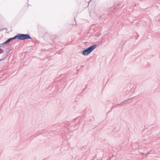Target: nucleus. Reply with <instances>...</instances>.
I'll return each instance as SVG.
<instances>
[{
    "instance_id": "1",
    "label": "nucleus",
    "mask_w": 160,
    "mask_h": 160,
    "mask_svg": "<svg viewBox=\"0 0 160 160\" xmlns=\"http://www.w3.org/2000/svg\"><path fill=\"white\" fill-rule=\"evenodd\" d=\"M19 34V40H24L29 39H32V38L31 37L29 34Z\"/></svg>"
},
{
    "instance_id": "2",
    "label": "nucleus",
    "mask_w": 160,
    "mask_h": 160,
    "mask_svg": "<svg viewBox=\"0 0 160 160\" xmlns=\"http://www.w3.org/2000/svg\"><path fill=\"white\" fill-rule=\"evenodd\" d=\"M8 56V54L6 52H4V51L0 52V62L4 60Z\"/></svg>"
},
{
    "instance_id": "3",
    "label": "nucleus",
    "mask_w": 160,
    "mask_h": 160,
    "mask_svg": "<svg viewBox=\"0 0 160 160\" xmlns=\"http://www.w3.org/2000/svg\"><path fill=\"white\" fill-rule=\"evenodd\" d=\"M2 47L3 48L4 50H7V49H9V50H12V49L9 48L10 45L9 43L7 42L6 40L3 43L1 44Z\"/></svg>"
},
{
    "instance_id": "4",
    "label": "nucleus",
    "mask_w": 160,
    "mask_h": 160,
    "mask_svg": "<svg viewBox=\"0 0 160 160\" xmlns=\"http://www.w3.org/2000/svg\"><path fill=\"white\" fill-rule=\"evenodd\" d=\"M97 47L96 44L92 45L87 48H84L83 50H94Z\"/></svg>"
},
{
    "instance_id": "5",
    "label": "nucleus",
    "mask_w": 160,
    "mask_h": 160,
    "mask_svg": "<svg viewBox=\"0 0 160 160\" xmlns=\"http://www.w3.org/2000/svg\"><path fill=\"white\" fill-rule=\"evenodd\" d=\"M92 51H83L82 54L84 56H86L89 54Z\"/></svg>"
},
{
    "instance_id": "6",
    "label": "nucleus",
    "mask_w": 160,
    "mask_h": 160,
    "mask_svg": "<svg viewBox=\"0 0 160 160\" xmlns=\"http://www.w3.org/2000/svg\"><path fill=\"white\" fill-rule=\"evenodd\" d=\"M11 38L12 40V41L14 39H18L19 40V34H17L15 36Z\"/></svg>"
},
{
    "instance_id": "7",
    "label": "nucleus",
    "mask_w": 160,
    "mask_h": 160,
    "mask_svg": "<svg viewBox=\"0 0 160 160\" xmlns=\"http://www.w3.org/2000/svg\"><path fill=\"white\" fill-rule=\"evenodd\" d=\"M133 99V98H128L127 100H124V101H123V102H122L120 103V104L121 105H123L124 104H125V103H126L129 100H131V99Z\"/></svg>"
},
{
    "instance_id": "8",
    "label": "nucleus",
    "mask_w": 160,
    "mask_h": 160,
    "mask_svg": "<svg viewBox=\"0 0 160 160\" xmlns=\"http://www.w3.org/2000/svg\"><path fill=\"white\" fill-rule=\"evenodd\" d=\"M133 99V98H128L127 100H124V101H123V102H122L120 103V104L121 105H123L124 104H125V103H126L129 100H131V99Z\"/></svg>"
},
{
    "instance_id": "9",
    "label": "nucleus",
    "mask_w": 160,
    "mask_h": 160,
    "mask_svg": "<svg viewBox=\"0 0 160 160\" xmlns=\"http://www.w3.org/2000/svg\"><path fill=\"white\" fill-rule=\"evenodd\" d=\"M7 41V42H8L9 43L10 42L12 41V40L11 39V38H10L8 39Z\"/></svg>"
},
{
    "instance_id": "10",
    "label": "nucleus",
    "mask_w": 160,
    "mask_h": 160,
    "mask_svg": "<svg viewBox=\"0 0 160 160\" xmlns=\"http://www.w3.org/2000/svg\"><path fill=\"white\" fill-rule=\"evenodd\" d=\"M0 50H4L3 48L2 47V46L1 44H0Z\"/></svg>"
},
{
    "instance_id": "11",
    "label": "nucleus",
    "mask_w": 160,
    "mask_h": 160,
    "mask_svg": "<svg viewBox=\"0 0 160 160\" xmlns=\"http://www.w3.org/2000/svg\"><path fill=\"white\" fill-rule=\"evenodd\" d=\"M102 18V16H100L99 17V18Z\"/></svg>"
},
{
    "instance_id": "12",
    "label": "nucleus",
    "mask_w": 160,
    "mask_h": 160,
    "mask_svg": "<svg viewBox=\"0 0 160 160\" xmlns=\"http://www.w3.org/2000/svg\"><path fill=\"white\" fill-rule=\"evenodd\" d=\"M137 34H138V37H139V35L138 34V33H137Z\"/></svg>"
}]
</instances>
